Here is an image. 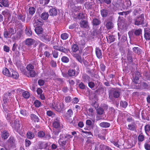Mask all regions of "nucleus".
Segmentation results:
<instances>
[{"label": "nucleus", "mask_w": 150, "mask_h": 150, "mask_svg": "<svg viewBox=\"0 0 150 150\" xmlns=\"http://www.w3.org/2000/svg\"><path fill=\"white\" fill-rule=\"evenodd\" d=\"M49 12L50 16H55L57 14V11L55 8H52L50 9Z\"/></svg>", "instance_id": "12"}, {"label": "nucleus", "mask_w": 150, "mask_h": 150, "mask_svg": "<svg viewBox=\"0 0 150 150\" xmlns=\"http://www.w3.org/2000/svg\"><path fill=\"white\" fill-rule=\"evenodd\" d=\"M51 108L58 112L61 111L64 108V105L62 102H54L50 105Z\"/></svg>", "instance_id": "2"}, {"label": "nucleus", "mask_w": 150, "mask_h": 150, "mask_svg": "<svg viewBox=\"0 0 150 150\" xmlns=\"http://www.w3.org/2000/svg\"><path fill=\"white\" fill-rule=\"evenodd\" d=\"M10 71H9L7 68L4 69L2 71L3 74L5 75L8 76H10Z\"/></svg>", "instance_id": "28"}, {"label": "nucleus", "mask_w": 150, "mask_h": 150, "mask_svg": "<svg viewBox=\"0 0 150 150\" xmlns=\"http://www.w3.org/2000/svg\"><path fill=\"white\" fill-rule=\"evenodd\" d=\"M43 24V23L42 21H40L38 20H36L35 21V23L33 24V25L35 27H41Z\"/></svg>", "instance_id": "14"}, {"label": "nucleus", "mask_w": 150, "mask_h": 150, "mask_svg": "<svg viewBox=\"0 0 150 150\" xmlns=\"http://www.w3.org/2000/svg\"><path fill=\"white\" fill-rule=\"evenodd\" d=\"M82 78L84 82H87L88 81L89 79V76L86 74L83 75L82 76Z\"/></svg>", "instance_id": "49"}, {"label": "nucleus", "mask_w": 150, "mask_h": 150, "mask_svg": "<svg viewBox=\"0 0 150 150\" xmlns=\"http://www.w3.org/2000/svg\"><path fill=\"white\" fill-rule=\"evenodd\" d=\"M35 11V9L33 7H30L29 9V13L31 15L33 14Z\"/></svg>", "instance_id": "40"}, {"label": "nucleus", "mask_w": 150, "mask_h": 150, "mask_svg": "<svg viewBox=\"0 0 150 150\" xmlns=\"http://www.w3.org/2000/svg\"><path fill=\"white\" fill-rule=\"evenodd\" d=\"M40 39L43 42L47 43L50 42L51 40L50 36L46 33L43 34L40 37Z\"/></svg>", "instance_id": "6"}, {"label": "nucleus", "mask_w": 150, "mask_h": 150, "mask_svg": "<svg viewBox=\"0 0 150 150\" xmlns=\"http://www.w3.org/2000/svg\"><path fill=\"white\" fill-rule=\"evenodd\" d=\"M38 137L44 138L45 139H49L51 138L50 134H45L44 132L42 131H40L38 132Z\"/></svg>", "instance_id": "4"}, {"label": "nucleus", "mask_w": 150, "mask_h": 150, "mask_svg": "<svg viewBox=\"0 0 150 150\" xmlns=\"http://www.w3.org/2000/svg\"><path fill=\"white\" fill-rule=\"evenodd\" d=\"M81 26L82 28H87L88 27V22L85 20H83L81 21L80 23Z\"/></svg>", "instance_id": "17"}, {"label": "nucleus", "mask_w": 150, "mask_h": 150, "mask_svg": "<svg viewBox=\"0 0 150 150\" xmlns=\"http://www.w3.org/2000/svg\"><path fill=\"white\" fill-rule=\"evenodd\" d=\"M49 16V14L47 12H43L41 14V18L44 20H47Z\"/></svg>", "instance_id": "25"}, {"label": "nucleus", "mask_w": 150, "mask_h": 150, "mask_svg": "<svg viewBox=\"0 0 150 150\" xmlns=\"http://www.w3.org/2000/svg\"><path fill=\"white\" fill-rule=\"evenodd\" d=\"M145 130L146 133L149 132L150 130V126L147 125L145 126Z\"/></svg>", "instance_id": "53"}, {"label": "nucleus", "mask_w": 150, "mask_h": 150, "mask_svg": "<svg viewBox=\"0 0 150 150\" xmlns=\"http://www.w3.org/2000/svg\"><path fill=\"white\" fill-rule=\"evenodd\" d=\"M47 146V144L46 143H41L39 146V148L40 149L43 148H45Z\"/></svg>", "instance_id": "36"}, {"label": "nucleus", "mask_w": 150, "mask_h": 150, "mask_svg": "<svg viewBox=\"0 0 150 150\" xmlns=\"http://www.w3.org/2000/svg\"><path fill=\"white\" fill-rule=\"evenodd\" d=\"M27 136L28 138L30 139H33L34 137V134L31 132H28L27 134Z\"/></svg>", "instance_id": "31"}, {"label": "nucleus", "mask_w": 150, "mask_h": 150, "mask_svg": "<svg viewBox=\"0 0 150 150\" xmlns=\"http://www.w3.org/2000/svg\"><path fill=\"white\" fill-rule=\"evenodd\" d=\"M4 37L5 38H10L11 36L9 31H8L7 30H5L4 31Z\"/></svg>", "instance_id": "33"}, {"label": "nucleus", "mask_w": 150, "mask_h": 150, "mask_svg": "<svg viewBox=\"0 0 150 150\" xmlns=\"http://www.w3.org/2000/svg\"><path fill=\"white\" fill-rule=\"evenodd\" d=\"M141 29H139L135 31L134 32V34L136 35H139L141 33Z\"/></svg>", "instance_id": "56"}, {"label": "nucleus", "mask_w": 150, "mask_h": 150, "mask_svg": "<svg viewBox=\"0 0 150 150\" xmlns=\"http://www.w3.org/2000/svg\"><path fill=\"white\" fill-rule=\"evenodd\" d=\"M108 39L110 40V42H113L115 40V38L112 35H110L109 36Z\"/></svg>", "instance_id": "54"}, {"label": "nucleus", "mask_w": 150, "mask_h": 150, "mask_svg": "<svg viewBox=\"0 0 150 150\" xmlns=\"http://www.w3.org/2000/svg\"><path fill=\"white\" fill-rule=\"evenodd\" d=\"M10 76L9 77H12L15 79H17L18 77V74L17 72L12 69H10Z\"/></svg>", "instance_id": "10"}, {"label": "nucleus", "mask_w": 150, "mask_h": 150, "mask_svg": "<svg viewBox=\"0 0 150 150\" xmlns=\"http://www.w3.org/2000/svg\"><path fill=\"white\" fill-rule=\"evenodd\" d=\"M106 26L108 29H111L113 28V24L112 22L108 21L106 23Z\"/></svg>", "instance_id": "26"}, {"label": "nucleus", "mask_w": 150, "mask_h": 150, "mask_svg": "<svg viewBox=\"0 0 150 150\" xmlns=\"http://www.w3.org/2000/svg\"><path fill=\"white\" fill-rule=\"evenodd\" d=\"M23 96L25 98H28L30 96V94L28 92L25 91L23 93Z\"/></svg>", "instance_id": "46"}, {"label": "nucleus", "mask_w": 150, "mask_h": 150, "mask_svg": "<svg viewBox=\"0 0 150 150\" xmlns=\"http://www.w3.org/2000/svg\"><path fill=\"white\" fill-rule=\"evenodd\" d=\"M25 33L28 36L32 35V32L30 28H26L25 30Z\"/></svg>", "instance_id": "27"}, {"label": "nucleus", "mask_w": 150, "mask_h": 150, "mask_svg": "<svg viewBox=\"0 0 150 150\" xmlns=\"http://www.w3.org/2000/svg\"><path fill=\"white\" fill-rule=\"evenodd\" d=\"M68 74L70 76H76L78 74V72H76L74 70L70 69L67 72Z\"/></svg>", "instance_id": "11"}, {"label": "nucleus", "mask_w": 150, "mask_h": 150, "mask_svg": "<svg viewBox=\"0 0 150 150\" xmlns=\"http://www.w3.org/2000/svg\"><path fill=\"white\" fill-rule=\"evenodd\" d=\"M101 14L103 17H106L108 14V11L106 9H102L100 10Z\"/></svg>", "instance_id": "23"}, {"label": "nucleus", "mask_w": 150, "mask_h": 150, "mask_svg": "<svg viewBox=\"0 0 150 150\" xmlns=\"http://www.w3.org/2000/svg\"><path fill=\"white\" fill-rule=\"evenodd\" d=\"M120 95V92L118 90H115L113 93H110L109 94V97L111 99H113V97L115 98H118Z\"/></svg>", "instance_id": "5"}, {"label": "nucleus", "mask_w": 150, "mask_h": 150, "mask_svg": "<svg viewBox=\"0 0 150 150\" xmlns=\"http://www.w3.org/2000/svg\"><path fill=\"white\" fill-rule=\"evenodd\" d=\"M3 49L4 51L6 52H8L9 51V47L6 45H4V46Z\"/></svg>", "instance_id": "57"}, {"label": "nucleus", "mask_w": 150, "mask_h": 150, "mask_svg": "<svg viewBox=\"0 0 150 150\" xmlns=\"http://www.w3.org/2000/svg\"><path fill=\"white\" fill-rule=\"evenodd\" d=\"M1 3L4 6L7 7L8 6V2L7 0H3Z\"/></svg>", "instance_id": "42"}, {"label": "nucleus", "mask_w": 150, "mask_h": 150, "mask_svg": "<svg viewBox=\"0 0 150 150\" xmlns=\"http://www.w3.org/2000/svg\"><path fill=\"white\" fill-rule=\"evenodd\" d=\"M136 127V126L134 122H133L132 124L129 125H128V129L130 130L134 131L135 130Z\"/></svg>", "instance_id": "20"}, {"label": "nucleus", "mask_w": 150, "mask_h": 150, "mask_svg": "<svg viewBox=\"0 0 150 150\" xmlns=\"http://www.w3.org/2000/svg\"><path fill=\"white\" fill-rule=\"evenodd\" d=\"M67 140L64 137V135H61L59 136V139L58 140L59 144L62 146H65L67 143Z\"/></svg>", "instance_id": "7"}, {"label": "nucleus", "mask_w": 150, "mask_h": 150, "mask_svg": "<svg viewBox=\"0 0 150 150\" xmlns=\"http://www.w3.org/2000/svg\"><path fill=\"white\" fill-rule=\"evenodd\" d=\"M62 62L64 63H67L69 62V59L67 57L63 56L61 58Z\"/></svg>", "instance_id": "44"}, {"label": "nucleus", "mask_w": 150, "mask_h": 150, "mask_svg": "<svg viewBox=\"0 0 150 150\" xmlns=\"http://www.w3.org/2000/svg\"><path fill=\"white\" fill-rule=\"evenodd\" d=\"M52 125L54 128H58L60 126L59 121L57 119H55L54 120Z\"/></svg>", "instance_id": "15"}, {"label": "nucleus", "mask_w": 150, "mask_h": 150, "mask_svg": "<svg viewBox=\"0 0 150 150\" xmlns=\"http://www.w3.org/2000/svg\"><path fill=\"white\" fill-rule=\"evenodd\" d=\"M69 35L66 33H64L61 35V38L63 40H67L69 37Z\"/></svg>", "instance_id": "32"}, {"label": "nucleus", "mask_w": 150, "mask_h": 150, "mask_svg": "<svg viewBox=\"0 0 150 150\" xmlns=\"http://www.w3.org/2000/svg\"><path fill=\"white\" fill-rule=\"evenodd\" d=\"M100 126L102 127L107 128L110 126V124L107 122H102L100 123Z\"/></svg>", "instance_id": "24"}, {"label": "nucleus", "mask_w": 150, "mask_h": 150, "mask_svg": "<svg viewBox=\"0 0 150 150\" xmlns=\"http://www.w3.org/2000/svg\"><path fill=\"white\" fill-rule=\"evenodd\" d=\"M31 119L34 120L35 122H38L39 121V119L38 117L34 114H32L30 115Z\"/></svg>", "instance_id": "22"}, {"label": "nucleus", "mask_w": 150, "mask_h": 150, "mask_svg": "<svg viewBox=\"0 0 150 150\" xmlns=\"http://www.w3.org/2000/svg\"><path fill=\"white\" fill-rule=\"evenodd\" d=\"M88 115L90 116H93L94 114V110L92 108H89L88 110Z\"/></svg>", "instance_id": "45"}, {"label": "nucleus", "mask_w": 150, "mask_h": 150, "mask_svg": "<svg viewBox=\"0 0 150 150\" xmlns=\"http://www.w3.org/2000/svg\"><path fill=\"white\" fill-rule=\"evenodd\" d=\"M2 14L5 16H11L10 12L7 10H6L2 11Z\"/></svg>", "instance_id": "35"}, {"label": "nucleus", "mask_w": 150, "mask_h": 150, "mask_svg": "<svg viewBox=\"0 0 150 150\" xmlns=\"http://www.w3.org/2000/svg\"><path fill=\"white\" fill-rule=\"evenodd\" d=\"M88 85L90 88H92L94 87L95 84L93 82H90L88 83Z\"/></svg>", "instance_id": "60"}, {"label": "nucleus", "mask_w": 150, "mask_h": 150, "mask_svg": "<svg viewBox=\"0 0 150 150\" xmlns=\"http://www.w3.org/2000/svg\"><path fill=\"white\" fill-rule=\"evenodd\" d=\"M96 55L99 59L102 58L101 50L98 47H96Z\"/></svg>", "instance_id": "13"}, {"label": "nucleus", "mask_w": 150, "mask_h": 150, "mask_svg": "<svg viewBox=\"0 0 150 150\" xmlns=\"http://www.w3.org/2000/svg\"><path fill=\"white\" fill-rule=\"evenodd\" d=\"M12 127L15 129H18L20 127L19 122L18 121H15L13 124Z\"/></svg>", "instance_id": "21"}, {"label": "nucleus", "mask_w": 150, "mask_h": 150, "mask_svg": "<svg viewBox=\"0 0 150 150\" xmlns=\"http://www.w3.org/2000/svg\"><path fill=\"white\" fill-rule=\"evenodd\" d=\"M64 137L67 141H68L69 140H70L72 138V136L68 134L64 135Z\"/></svg>", "instance_id": "50"}, {"label": "nucleus", "mask_w": 150, "mask_h": 150, "mask_svg": "<svg viewBox=\"0 0 150 150\" xmlns=\"http://www.w3.org/2000/svg\"><path fill=\"white\" fill-rule=\"evenodd\" d=\"M9 136V134L8 132L4 131L1 133V137L4 139H6Z\"/></svg>", "instance_id": "18"}, {"label": "nucleus", "mask_w": 150, "mask_h": 150, "mask_svg": "<svg viewBox=\"0 0 150 150\" xmlns=\"http://www.w3.org/2000/svg\"><path fill=\"white\" fill-rule=\"evenodd\" d=\"M139 81V79L138 77H135L133 78V81L135 84H137L138 83Z\"/></svg>", "instance_id": "59"}, {"label": "nucleus", "mask_w": 150, "mask_h": 150, "mask_svg": "<svg viewBox=\"0 0 150 150\" xmlns=\"http://www.w3.org/2000/svg\"><path fill=\"white\" fill-rule=\"evenodd\" d=\"M79 87L81 89H84L85 88V86L83 83L81 82L79 85Z\"/></svg>", "instance_id": "61"}, {"label": "nucleus", "mask_w": 150, "mask_h": 150, "mask_svg": "<svg viewBox=\"0 0 150 150\" xmlns=\"http://www.w3.org/2000/svg\"><path fill=\"white\" fill-rule=\"evenodd\" d=\"M36 42L35 40L32 38H28L25 41V45L28 46H30L32 45L35 44Z\"/></svg>", "instance_id": "9"}, {"label": "nucleus", "mask_w": 150, "mask_h": 150, "mask_svg": "<svg viewBox=\"0 0 150 150\" xmlns=\"http://www.w3.org/2000/svg\"><path fill=\"white\" fill-rule=\"evenodd\" d=\"M120 104L122 107L124 108H126L127 105V103L126 101H121L120 103Z\"/></svg>", "instance_id": "52"}, {"label": "nucleus", "mask_w": 150, "mask_h": 150, "mask_svg": "<svg viewBox=\"0 0 150 150\" xmlns=\"http://www.w3.org/2000/svg\"><path fill=\"white\" fill-rule=\"evenodd\" d=\"M73 56L80 63H82V60L80 56L77 54H74Z\"/></svg>", "instance_id": "30"}, {"label": "nucleus", "mask_w": 150, "mask_h": 150, "mask_svg": "<svg viewBox=\"0 0 150 150\" xmlns=\"http://www.w3.org/2000/svg\"><path fill=\"white\" fill-rule=\"evenodd\" d=\"M23 72L25 75L28 77H35L36 75V72L33 70L28 72L24 71Z\"/></svg>", "instance_id": "8"}, {"label": "nucleus", "mask_w": 150, "mask_h": 150, "mask_svg": "<svg viewBox=\"0 0 150 150\" xmlns=\"http://www.w3.org/2000/svg\"><path fill=\"white\" fill-rule=\"evenodd\" d=\"M71 51L76 52L79 50V48L78 45L76 44H73L71 47Z\"/></svg>", "instance_id": "19"}, {"label": "nucleus", "mask_w": 150, "mask_h": 150, "mask_svg": "<svg viewBox=\"0 0 150 150\" xmlns=\"http://www.w3.org/2000/svg\"><path fill=\"white\" fill-rule=\"evenodd\" d=\"M65 100L66 103H69L71 100V98L70 96H67L65 98Z\"/></svg>", "instance_id": "62"}, {"label": "nucleus", "mask_w": 150, "mask_h": 150, "mask_svg": "<svg viewBox=\"0 0 150 150\" xmlns=\"http://www.w3.org/2000/svg\"><path fill=\"white\" fill-rule=\"evenodd\" d=\"M82 132L86 134L85 136L87 137L88 138H91L93 137V134L91 132H86L82 131Z\"/></svg>", "instance_id": "29"}, {"label": "nucleus", "mask_w": 150, "mask_h": 150, "mask_svg": "<svg viewBox=\"0 0 150 150\" xmlns=\"http://www.w3.org/2000/svg\"><path fill=\"white\" fill-rule=\"evenodd\" d=\"M16 140L13 137H10L8 139L6 144L5 146L6 150H9L11 148L15 145Z\"/></svg>", "instance_id": "3"}, {"label": "nucleus", "mask_w": 150, "mask_h": 150, "mask_svg": "<svg viewBox=\"0 0 150 150\" xmlns=\"http://www.w3.org/2000/svg\"><path fill=\"white\" fill-rule=\"evenodd\" d=\"M34 68L33 66L31 64H30L28 65L26 67V68L27 70V72L33 70Z\"/></svg>", "instance_id": "34"}, {"label": "nucleus", "mask_w": 150, "mask_h": 150, "mask_svg": "<svg viewBox=\"0 0 150 150\" xmlns=\"http://www.w3.org/2000/svg\"><path fill=\"white\" fill-rule=\"evenodd\" d=\"M76 18L79 19H81L84 18H85V16L83 13H79L78 14Z\"/></svg>", "instance_id": "41"}, {"label": "nucleus", "mask_w": 150, "mask_h": 150, "mask_svg": "<svg viewBox=\"0 0 150 150\" xmlns=\"http://www.w3.org/2000/svg\"><path fill=\"white\" fill-rule=\"evenodd\" d=\"M96 112L98 114L101 115L103 113L104 111L102 108H99L97 109Z\"/></svg>", "instance_id": "37"}, {"label": "nucleus", "mask_w": 150, "mask_h": 150, "mask_svg": "<svg viewBox=\"0 0 150 150\" xmlns=\"http://www.w3.org/2000/svg\"><path fill=\"white\" fill-rule=\"evenodd\" d=\"M100 21L98 19L95 18L93 20V24L94 25H97L99 24Z\"/></svg>", "instance_id": "47"}, {"label": "nucleus", "mask_w": 150, "mask_h": 150, "mask_svg": "<svg viewBox=\"0 0 150 150\" xmlns=\"http://www.w3.org/2000/svg\"><path fill=\"white\" fill-rule=\"evenodd\" d=\"M38 83L40 86H42L44 83V81L43 80L40 79L38 80Z\"/></svg>", "instance_id": "64"}, {"label": "nucleus", "mask_w": 150, "mask_h": 150, "mask_svg": "<svg viewBox=\"0 0 150 150\" xmlns=\"http://www.w3.org/2000/svg\"><path fill=\"white\" fill-rule=\"evenodd\" d=\"M67 117H70L73 115V112L71 109L68 110L67 112Z\"/></svg>", "instance_id": "43"}, {"label": "nucleus", "mask_w": 150, "mask_h": 150, "mask_svg": "<svg viewBox=\"0 0 150 150\" xmlns=\"http://www.w3.org/2000/svg\"><path fill=\"white\" fill-rule=\"evenodd\" d=\"M20 113L24 116H26L27 115V112L24 110H20Z\"/></svg>", "instance_id": "58"}, {"label": "nucleus", "mask_w": 150, "mask_h": 150, "mask_svg": "<svg viewBox=\"0 0 150 150\" xmlns=\"http://www.w3.org/2000/svg\"><path fill=\"white\" fill-rule=\"evenodd\" d=\"M34 104L36 107H40L41 105V102L38 100H36L34 103Z\"/></svg>", "instance_id": "39"}, {"label": "nucleus", "mask_w": 150, "mask_h": 150, "mask_svg": "<svg viewBox=\"0 0 150 150\" xmlns=\"http://www.w3.org/2000/svg\"><path fill=\"white\" fill-rule=\"evenodd\" d=\"M133 51L138 54H139L141 53V50L138 47H134L133 48Z\"/></svg>", "instance_id": "38"}, {"label": "nucleus", "mask_w": 150, "mask_h": 150, "mask_svg": "<svg viewBox=\"0 0 150 150\" xmlns=\"http://www.w3.org/2000/svg\"><path fill=\"white\" fill-rule=\"evenodd\" d=\"M55 81L56 82L58 83H61L63 82L62 80L59 78H56L55 79Z\"/></svg>", "instance_id": "63"}, {"label": "nucleus", "mask_w": 150, "mask_h": 150, "mask_svg": "<svg viewBox=\"0 0 150 150\" xmlns=\"http://www.w3.org/2000/svg\"><path fill=\"white\" fill-rule=\"evenodd\" d=\"M144 139V137L142 134H139L138 137V140L139 142L143 141Z\"/></svg>", "instance_id": "48"}, {"label": "nucleus", "mask_w": 150, "mask_h": 150, "mask_svg": "<svg viewBox=\"0 0 150 150\" xmlns=\"http://www.w3.org/2000/svg\"><path fill=\"white\" fill-rule=\"evenodd\" d=\"M87 144H94V142L92 139H88L86 142Z\"/></svg>", "instance_id": "55"}, {"label": "nucleus", "mask_w": 150, "mask_h": 150, "mask_svg": "<svg viewBox=\"0 0 150 150\" xmlns=\"http://www.w3.org/2000/svg\"><path fill=\"white\" fill-rule=\"evenodd\" d=\"M43 30V28L41 27H37L35 29V31L38 35L42 34Z\"/></svg>", "instance_id": "16"}, {"label": "nucleus", "mask_w": 150, "mask_h": 150, "mask_svg": "<svg viewBox=\"0 0 150 150\" xmlns=\"http://www.w3.org/2000/svg\"><path fill=\"white\" fill-rule=\"evenodd\" d=\"M144 37L146 40H149L150 39V33L147 32L145 33Z\"/></svg>", "instance_id": "51"}, {"label": "nucleus", "mask_w": 150, "mask_h": 150, "mask_svg": "<svg viewBox=\"0 0 150 150\" xmlns=\"http://www.w3.org/2000/svg\"><path fill=\"white\" fill-rule=\"evenodd\" d=\"M144 15L142 14L139 17H136L134 20V24L136 25H142L143 26L147 27L148 23L144 22Z\"/></svg>", "instance_id": "1"}]
</instances>
